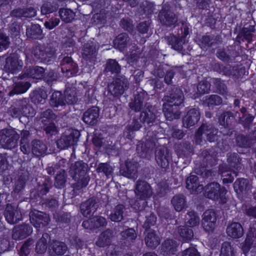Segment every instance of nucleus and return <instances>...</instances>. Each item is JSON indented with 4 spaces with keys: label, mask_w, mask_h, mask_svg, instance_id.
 <instances>
[{
    "label": "nucleus",
    "mask_w": 256,
    "mask_h": 256,
    "mask_svg": "<svg viewBox=\"0 0 256 256\" xmlns=\"http://www.w3.org/2000/svg\"><path fill=\"white\" fill-rule=\"evenodd\" d=\"M139 118L141 122L144 124H146L150 126V130L147 132L148 138L145 144H141L142 150L140 152L143 153L144 151L142 149L144 146L145 148L151 150L156 146L158 140L163 138L162 136L164 135V130L160 124H153L156 120V116L154 112L148 108L140 112Z\"/></svg>",
    "instance_id": "obj_1"
},
{
    "label": "nucleus",
    "mask_w": 256,
    "mask_h": 256,
    "mask_svg": "<svg viewBox=\"0 0 256 256\" xmlns=\"http://www.w3.org/2000/svg\"><path fill=\"white\" fill-rule=\"evenodd\" d=\"M166 101L162 105V111L167 120H172L180 118V108L184 106V95L180 88H173L170 96H164Z\"/></svg>",
    "instance_id": "obj_2"
},
{
    "label": "nucleus",
    "mask_w": 256,
    "mask_h": 256,
    "mask_svg": "<svg viewBox=\"0 0 256 256\" xmlns=\"http://www.w3.org/2000/svg\"><path fill=\"white\" fill-rule=\"evenodd\" d=\"M88 164L82 160H80L71 164L68 172L70 176L76 181V184L82 188H86L90 182V176L88 174Z\"/></svg>",
    "instance_id": "obj_3"
},
{
    "label": "nucleus",
    "mask_w": 256,
    "mask_h": 256,
    "mask_svg": "<svg viewBox=\"0 0 256 256\" xmlns=\"http://www.w3.org/2000/svg\"><path fill=\"white\" fill-rule=\"evenodd\" d=\"M226 193V188L216 182H210L204 188V195L206 198L218 202L221 204H225L228 202Z\"/></svg>",
    "instance_id": "obj_4"
},
{
    "label": "nucleus",
    "mask_w": 256,
    "mask_h": 256,
    "mask_svg": "<svg viewBox=\"0 0 256 256\" xmlns=\"http://www.w3.org/2000/svg\"><path fill=\"white\" fill-rule=\"evenodd\" d=\"M220 132L224 136H232L235 132L234 128V117L230 111L223 112L218 118Z\"/></svg>",
    "instance_id": "obj_5"
},
{
    "label": "nucleus",
    "mask_w": 256,
    "mask_h": 256,
    "mask_svg": "<svg viewBox=\"0 0 256 256\" xmlns=\"http://www.w3.org/2000/svg\"><path fill=\"white\" fill-rule=\"evenodd\" d=\"M204 134H206V139L210 142L220 141L221 136H224L220 133V130H218L212 125L203 123L196 132V144H198V140H202V136Z\"/></svg>",
    "instance_id": "obj_6"
},
{
    "label": "nucleus",
    "mask_w": 256,
    "mask_h": 256,
    "mask_svg": "<svg viewBox=\"0 0 256 256\" xmlns=\"http://www.w3.org/2000/svg\"><path fill=\"white\" fill-rule=\"evenodd\" d=\"M0 144L4 149H12L18 146L19 134L13 129L4 128L0 132Z\"/></svg>",
    "instance_id": "obj_7"
},
{
    "label": "nucleus",
    "mask_w": 256,
    "mask_h": 256,
    "mask_svg": "<svg viewBox=\"0 0 256 256\" xmlns=\"http://www.w3.org/2000/svg\"><path fill=\"white\" fill-rule=\"evenodd\" d=\"M155 158L158 166L166 170L168 168L172 157L168 148L162 146L157 148L155 152Z\"/></svg>",
    "instance_id": "obj_8"
},
{
    "label": "nucleus",
    "mask_w": 256,
    "mask_h": 256,
    "mask_svg": "<svg viewBox=\"0 0 256 256\" xmlns=\"http://www.w3.org/2000/svg\"><path fill=\"white\" fill-rule=\"evenodd\" d=\"M32 53L36 61L44 63H49L54 56V54L44 46L40 44L33 48Z\"/></svg>",
    "instance_id": "obj_9"
},
{
    "label": "nucleus",
    "mask_w": 256,
    "mask_h": 256,
    "mask_svg": "<svg viewBox=\"0 0 256 256\" xmlns=\"http://www.w3.org/2000/svg\"><path fill=\"white\" fill-rule=\"evenodd\" d=\"M61 70L69 77L76 76L78 72V64L71 56H64L60 62Z\"/></svg>",
    "instance_id": "obj_10"
},
{
    "label": "nucleus",
    "mask_w": 256,
    "mask_h": 256,
    "mask_svg": "<svg viewBox=\"0 0 256 256\" xmlns=\"http://www.w3.org/2000/svg\"><path fill=\"white\" fill-rule=\"evenodd\" d=\"M30 220L32 224L36 228L42 226H46L50 220L48 214L46 212H44L34 209L29 213Z\"/></svg>",
    "instance_id": "obj_11"
},
{
    "label": "nucleus",
    "mask_w": 256,
    "mask_h": 256,
    "mask_svg": "<svg viewBox=\"0 0 256 256\" xmlns=\"http://www.w3.org/2000/svg\"><path fill=\"white\" fill-rule=\"evenodd\" d=\"M134 192L138 199L144 200L151 195V186L146 182L138 180L136 182Z\"/></svg>",
    "instance_id": "obj_12"
},
{
    "label": "nucleus",
    "mask_w": 256,
    "mask_h": 256,
    "mask_svg": "<svg viewBox=\"0 0 256 256\" xmlns=\"http://www.w3.org/2000/svg\"><path fill=\"white\" fill-rule=\"evenodd\" d=\"M200 118V112L198 108H192L188 110L182 118L184 126L190 128L198 123Z\"/></svg>",
    "instance_id": "obj_13"
},
{
    "label": "nucleus",
    "mask_w": 256,
    "mask_h": 256,
    "mask_svg": "<svg viewBox=\"0 0 256 256\" xmlns=\"http://www.w3.org/2000/svg\"><path fill=\"white\" fill-rule=\"evenodd\" d=\"M22 66V62L20 61L17 55L11 54L6 60L4 68L10 73L14 74L20 72Z\"/></svg>",
    "instance_id": "obj_14"
},
{
    "label": "nucleus",
    "mask_w": 256,
    "mask_h": 256,
    "mask_svg": "<svg viewBox=\"0 0 256 256\" xmlns=\"http://www.w3.org/2000/svg\"><path fill=\"white\" fill-rule=\"evenodd\" d=\"M175 151L178 158H190L194 154L193 146L188 142H180L175 145Z\"/></svg>",
    "instance_id": "obj_15"
},
{
    "label": "nucleus",
    "mask_w": 256,
    "mask_h": 256,
    "mask_svg": "<svg viewBox=\"0 0 256 256\" xmlns=\"http://www.w3.org/2000/svg\"><path fill=\"white\" fill-rule=\"evenodd\" d=\"M79 135V133L76 132L75 133L72 132L68 135L62 136L57 142L58 148L64 149L76 144Z\"/></svg>",
    "instance_id": "obj_16"
},
{
    "label": "nucleus",
    "mask_w": 256,
    "mask_h": 256,
    "mask_svg": "<svg viewBox=\"0 0 256 256\" xmlns=\"http://www.w3.org/2000/svg\"><path fill=\"white\" fill-rule=\"evenodd\" d=\"M99 116V108L96 106H92L84 113L82 120L88 125L95 126L98 123Z\"/></svg>",
    "instance_id": "obj_17"
},
{
    "label": "nucleus",
    "mask_w": 256,
    "mask_h": 256,
    "mask_svg": "<svg viewBox=\"0 0 256 256\" xmlns=\"http://www.w3.org/2000/svg\"><path fill=\"white\" fill-rule=\"evenodd\" d=\"M158 18L162 24L168 26L174 25L176 22L175 14L168 7L162 6L159 12Z\"/></svg>",
    "instance_id": "obj_18"
},
{
    "label": "nucleus",
    "mask_w": 256,
    "mask_h": 256,
    "mask_svg": "<svg viewBox=\"0 0 256 256\" xmlns=\"http://www.w3.org/2000/svg\"><path fill=\"white\" fill-rule=\"evenodd\" d=\"M148 94L147 92L142 90L140 92H138L134 95V100L129 102L130 108L136 112H140L144 105V102L147 100Z\"/></svg>",
    "instance_id": "obj_19"
},
{
    "label": "nucleus",
    "mask_w": 256,
    "mask_h": 256,
    "mask_svg": "<svg viewBox=\"0 0 256 256\" xmlns=\"http://www.w3.org/2000/svg\"><path fill=\"white\" fill-rule=\"evenodd\" d=\"M222 42V38L219 36L206 34L199 40V45L201 48H210L214 46L218 45Z\"/></svg>",
    "instance_id": "obj_20"
},
{
    "label": "nucleus",
    "mask_w": 256,
    "mask_h": 256,
    "mask_svg": "<svg viewBox=\"0 0 256 256\" xmlns=\"http://www.w3.org/2000/svg\"><path fill=\"white\" fill-rule=\"evenodd\" d=\"M45 70L42 66H35L28 68L23 74L18 76V78L23 80L25 78L42 80L44 75Z\"/></svg>",
    "instance_id": "obj_21"
},
{
    "label": "nucleus",
    "mask_w": 256,
    "mask_h": 256,
    "mask_svg": "<svg viewBox=\"0 0 256 256\" xmlns=\"http://www.w3.org/2000/svg\"><path fill=\"white\" fill-rule=\"evenodd\" d=\"M32 232V228L28 224L18 225L14 228L12 238L14 240H22L30 235Z\"/></svg>",
    "instance_id": "obj_22"
},
{
    "label": "nucleus",
    "mask_w": 256,
    "mask_h": 256,
    "mask_svg": "<svg viewBox=\"0 0 256 256\" xmlns=\"http://www.w3.org/2000/svg\"><path fill=\"white\" fill-rule=\"evenodd\" d=\"M178 244L177 242L172 239L165 240L159 248V254L162 256L174 254L177 251Z\"/></svg>",
    "instance_id": "obj_23"
},
{
    "label": "nucleus",
    "mask_w": 256,
    "mask_h": 256,
    "mask_svg": "<svg viewBox=\"0 0 256 256\" xmlns=\"http://www.w3.org/2000/svg\"><path fill=\"white\" fill-rule=\"evenodd\" d=\"M49 250H52L51 254L53 256L64 255L68 250L67 245L64 242L53 240L49 244Z\"/></svg>",
    "instance_id": "obj_24"
},
{
    "label": "nucleus",
    "mask_w": 256,
    "mask_h": 256,
    "mask_svg": "<svg viewBox=\"0 0 256 256\" xmlns=\"http://www.w3.org/2000/svg\"><path fill=\"white\" fill-rule=\"evenodd\" d=\"M52 187V181L50 176L43 178L42 182H39L37 185V194L38 196L42 197L46 195Z\"/></svg>",
    "instance_id": "obj_25"
},
{
    "label": "nucleus",
    "mask_w": 256,
    "mask_h": 256,
    "mask_svg": "<svg viewBox=\"0 0 256 256\" xmlns=\"http://www.w3.org/2000/svg\"><path fill=\"white\" fill-rule=\"evenodd\" d=\"M113 232L109 228L102 232L98 236L96 242V245L100 248H104L109 246L112 242L113 237Z\"/></svg>",
    "instance_id": "obj_26"
},
{
    "label": "nucleus",
    "mask_w": 256,
    "mask_h": 256,
    "mask_svg": "<svg viewBox=\"0 0 256 256\" xmlns=\"http://www.w3.org/2000/svg\"><path fill=\"white\" fill-rule=\"evenodd\" d=\"M30 97L31 102L34 104H43L48 98L47 92L42 88H38L32 92Z\"/></svg>",
    "instance_id": "obj_27"
},
{
    "label": "nucleus",
    "mask_w": 256,
    "mask_h": 256,
    "mask_svg": "<svg viewBox=\"0 0 256 256\" xmlns=\"http://www.w3.org/2000/svg\"><path fill=\"white\" fill-rule=\"evenodd\" d=\"M46 144L42 140H34L31 142V150L36 156H40L44 155L47 151Z\"/></svg>",
    "instance_id": "obj_28"
},
{
    "label": "nucleus",
    "mask_w": 256,
    "mask_h": 256,
    "mask_svg": "<svg viewBox=\"0 0 256 256\" xmlns=\"http://www.w3.org/2000/svg\"><path fill=\"white\" fill-rule=\"evenodd\" d=\"M50 236L48 233H44L36 244L35 252L36 254H42L48 248V244H50Z\"/></svg>",
    "instance_id": "obj_29"
},
{
    "label": "nucleus",
    "mask_w": 256,
    "mask_h": 256,
    "mask_svg": "<svg viewBox=\"0 0 256 256\" xmlns=\"http://www.w3.org/2000/svg\"><path fill=\"white\" fill-rule=\"evenodd\" d=\"M228 235L234 238H238L244 234V230L242 225L238 222H232L226 228Z\"/></svg>",
    "instance_id": "obj_30"
},
{
    "label": "nucleus",
    "mask_w": 256,
    "mask_h": 256,
    "mask_svg": "<svg viewBox=\"0 0 256 256\" xmlns=\"http://www.w3.org/2000/svg\"><path fill=\"white\" fill-rule=\"evenodd\" d=\"M234 188L237 194H246L250 189L248 180L244 178L237 179L234 184Z\"/></svg>",
    "instance_id": "obj_31"
},
{
    "label": "nucleus",
    "mask_w": 256,
    "mask_h": 256,
    "mask_svg": "<svg viewBox=\"0 0 256 256\" xmlns=\"http://www.w3.org/2000/svg\"><path fill=\"white\" fill-rule=\"evenodd\" d=\"M4 216L8 222L14 224L22 219V214L20 209H6Z\"/></svg>",
    "instance_id": "obj_32"
},
{
    "label": "nucleus",
    "mask_w": 256,
    "mask_h": 256,
    "mask_svg": "<svg viewBox=\"0 0 256 256\" xmlns=\"http://www.w3.org/2000/svg\"><path fill=\"white\" fill-rule=\"evenodd\" d=\"M20 104L22 111V116L29 118H33L36 114L35 109L29 104L28 100L26 98L20 100Z\"/></svg>",
    "instance_id": "obj_33"
},
{
    "label": "nucleus",
    "mask_w": 256,
    "mask_h": 256,
    "mask_svg": "<svg viewBox=\"0 0 256 256\" xmlns=\"http://www.w3.org/2000/svg\"><path fill=\"white\" fill-rule=\"evenodd\" d=\"M124 82L120 78H116L110 86V92L114 97H119L124 91Z\"/></svg>",
    "instance_id": "obj_34"
},
{
    "label": "nucleus",
    "mask_w": 256,
    "mask_h": 256,
    "mask_svg": "<svg viewBox=\"0 0 256 256\" xmlns=\"http://www.w3.org/2000/svg\"><path fill=\"white\" fill-rule=\"evenodd\" d=\"M31 86V84L29 82L20 81L15 82L12 90L10 92V96L14 94H24L27 92Z\"/></svg>",
    "instance_id": "obj_35"
},
{
    "label": "nucleus",
    "mask_w": 256,
    "mask_h": 256,
    "mask_svg": "<svg viewBox=\"0 0 256 256\" xmlns=\"http://www.w3.org/2000/svg\"><path fill=\"white\" fill-rule=\"evenodd\" d=\"M144 242L148 247L154 249L160 244V238L154 230L150 231L146 235Z\"/></svg>",
    "instance_id": "obj_36"
},
{
    "label": "nucleus",
    "mask_w": 256,
    "mask_h": 256,
    "mask_svg": "<svg viewBox=\"0 0 256 256\" xmlns=\"http://www.w3.org/2000/svg\"><path fill=\"white\" fill-rule=\"evenodd\" d=\"M42 30L38 24H32L26 28V34L28 38L34 40H40L42 38Z\"/></svg>",
    "instance_id": "obj_37"
},
{
    "label": "nucleus",
    "mask_w": 256,
    "mask_h": 256,
    "mask_svg": "<svg viewBox=\"0 0 256 256\" xmlns=\"http://www.w3.org/2000/svg\"><path fill=\"white\" fill-rule=\"evenodd\" d=\"M212 68L213 71L219 74L230 77L232 75V66L230 65L224 66L220 62H216L212 64Z\"/></svg>",
    "instance_id": "obj_38"
},
{
    "label": "nucleus",
    "mask_w": 256,
    "mask_h": 256,
    "mask_svg": "<svg viewBox=\"0 0 256 256\" xmlns=\"http://www.w3.org/2000/svg\"><path fill=\"white\" fill-rule=\"evenodd\" d=\"M120 236H122L120 242L127 246L130 244V242L135 240L137 236L135 230L132 228H128L123 230L120 232Z\"/></svg>",
    "instance_id": "obj_39"
},
{
    "label": "nucleus",
    "mask_w": 256,
    "mask_h": 256,
    "mask_svg": "<svg viewBox=\"0 0 256 256\" xmlns=\"http://www.w3.org/2000/svg\"><path fill=\"white\" fill-rule=\"evenodd\" d=\"M64 94L60 91H54L52 92L50 100V104L52 107L58 108L65 106Z\"/></svg>",
    "instance_id": "obj_40"
},
{
    "label": "nucleus",
    "mask_w": 256,
    "mask_h": 256,
    "mask_svg": "<svg viewBox=\"0 0 256 256\" xmlns=\"http://www.w3.org/2000/svg\"><path fill=\"white\" fill-rule=\"evenodd\" d=\"M252 32L248 28H242L236 38V42L240 44H242L245 41L247 42L248 43H250L252 39Z\"/></svg>",
    "instance_id": "obj_41"
},
{
    "label": "nucleus",
    "mask_w": 256,
    "mask_h": 256,
    "mask_svg": "<svg viewBox=\"0 0 256 256\" xmlns=\"http://www.w3.org/2000/svg\"><path fill=\"white\" fill-rule=\"evenodd\" d=\"M104 70L112 74L118 75L120 72L121 66L116 60L109 59L106 63Z\"/></svg>",
    "instance_id": "obj_42"
},
{
    "label": "nucleus",
    "mask_w": 256,
    "mask_h": 256,
    "mask_svg": "<svg viewBox=\"0 0 256 256\" xmlns=\"http://www.w3.org/2000/svg\"><path fill=\"white\" fill-rule=\"evenodd\" d=\"M178 232L183 240L189 241L194 237L193 230L186 226H180L178 227Z\"/></svg>",
    "instance_id": "obj_43"
},
{
    "label": "nucleus",
    "mask_w": 256,
    "mask_h": 256,
    "mask_svg": "<svg viewBox=\"0 0 256 256\" xmlns=\"http://www.w3.org/2000/svg\"><path fill=\"white\" fill-rule=\"evenodd\" d=\"M59 15L62 22L70 23L72 22L76 16V14L70 9L62 8L59 10Z\"/></svg>",
    "instance_id": "obj_44"
},
{
    "label": "nucleus",
    "mask_w": 256,
    "mask_h": 256,
    "mask_svg": "<svg viewBox=\"0 0 256 256\" xmlns=\"http://www.w3.org/2000/svg\"><path fill=\"white\" fill-rule=\"evenodd\" d=\"M174 208H187L186 197L183 194H176L171 200Z\"/></svg>",
    "instance_id": "obj_45"
},
{
    "label": "nucleus",
    "mask_w": 256,
    "mask_h": 256,
    "mask_svg": "<svg viewBox=\"0 0 256 256\" xmlns=\"http://www.w3.org/2000/svg\"><path fill=\"white\" fill-rule=\"evenodd\" d=\"M227 157V162L230 166L236 170L240 168L242 159L237 153H228Z\"/></svg>",
    "instance_id": "obj_46"
},
{
    "label": "nucleus",
    "mask_w": 256,
    "mask_h": 256,
    "mask_svg": "<svg viewBox=\"0 0 256 256\" xmlns=\"http://www.w3.org/2000/svg\"><path fill=\"white\" fill-rule=\"evenodd\" d=\"M222 102V98L216 94H212L204 100V104L208 106L210 108H212L214 106H220Z\"/></svg>",
    "instance_id": "obj_47"
},
{
    "label": "nucleus",
    "mask_w": 256,
    "mask_h": 256,
    "mask_svg": "<svg viewBox=\"0 0 256 256\" xmlns=\"http://www.w3.org/2000/svg\"><path fill=\"white\" fill-rule=\"evenodd\" d=\"M54 218L56 222L68 223L70 222V215L60 209H56L53 214Z\"/></svg>",
    "instance_id": "obj_48"
},
{
    "label": "nucleus",
    "mask_w": 256,
    "mask_h": 256,
    "mask_svg": "<svg viewBox=\"0 0 256 256\" xmlns=\"http://www.w3.org/2000/svg\"><path fill=\"white\" fill-rule=\"evenodd\" d=\"M100 202V198L92 196L82 202L80 208H98Z\"/></svg>",
    "instance_id": "obj_49"
},
{
    "label": "nucleus",
    "mask_w": 256,
    "mask_h": 256,
    "mask_svg": "<svg viewBox=\"0 0 256 256\" xmlns=\"http://www.w3.org/2000/svg\"><path fill=\"white\" fill-rule=\"evenodd\" d=\"M186 223L190 227L198 226L200 223V218L194 210L188 212L186 215Z\"/></svg>",
    "instance_id": "obj_50"
},
{
    "label": "nucleus",
    "mask_w": 256,
    "mask_h": 256,
    "mask_svg": "<svg viewBox=\"0 0 256 256\" xmlns=\"http://www.w3.org/2000/svg\"><path fill=\"white\" fill-rule=\"evenodd\" d=\"M186 188L192 192H196L199 186L198 178L196 175H190L186 180Z\"/></svg>",
    "instance_id": "obj_51"
},
{
    "label": "nucleus",
    "mask_w": 256,
    "mask_h": 256,
    "mask_svg": "<svg viewBox=\"0 0 256 256\" xmlns=\"http://www.w3.org/2000/svg\"><path fill=\"white\" fill-rule=\"evenodd\" d=\"M211 84L207 79H204L200 82L197 86L198 93L200 96L208 94L210 91Z\"/></svg>",
    "instance_id": "obj_52"
},
{
    "label": "nucleus",
    "mask_w": 256,
    "mask_h": 256,
    "mask_svg": "<svg viewBox=\"0 0 256 256\" xmlns=\"http://www.w3.org/2000/svg\"><path fill=\"white\" fill-rule=\"evenodd\" d=\"M58 6L57 4L50 2H45L42 6L41 14L42 15H46L56 12L58 10Z\"/></svg>",
    "instance_id": "obj_53"
},
{
    "label": "nucleus",
    "mask_w": 256,
    "mask_h": 256,
    "mask_svg": "<svg viewBox=\"0 0 256 256\" xmlns=\"http://www.w3.org/2000/svg\"><path fill=\"white\" fill-rule=\"evenodd\" d=\"M56 118L55 114L50 109L46 110L41 114L42 122L44 126L46 125L48 123L54 122Z\"/></svg>",
    "instance_id": "obj_54"
},
{
    "label": "nucleus",
    "mask_w": 256,
    "mask_h": 256,
    "mask_svg": "<svg viewBox=\"0 0 256 256\" xmlns=\"http://www.w3.org/2000/svg\"><path fill=\"white\" fill-rule=\"evenodd\" d=\"M157 194L160 197L164 196L170 190L168 180H162L157 185Z\"/></svg>",
    "instance_id": "obj_55"
},
{
    "label": "nucleus",
    "mask_w": 256,
    "mask_h": 256,
    "mask_svg": "<svg viewBox=\"0 0 256 256\" xmlns=\"http://www.w3.org/2000/svg\"><path fill=\"white\" fill-rule=\"evenodd\" d=\"M138 164L132 160L126 161L124 172L127 176H131L137 172Z\"/></svg>",
    "instance_id": "obj_56"
},
{
    "label": "nucleus",
    "mask_w": 256,
    "mask_h": 256,
    "mask_svg": "<svg viewBox=\"0 0 256 256\" xmlns=\"http://www.w3.org/2000/svg\"><path fill=\"white\" fill-rule=\"evenodd\" d=\"M212 82L219 94H224L227 92V86L220 78H214Z\"/></svg>",
    "instance_id": "obj_57"
},
{
    "label": "nucleus",
    "mask_w": 256,
    "mask_h": 256,
    "mask_svg": "<svg viewBox=\"0 0 256 256\" xmlns=\"http://www.w3.org/2000/svg\"><path fill=\"white\" fill-rule=\"evenodd\" d=\"M212 150L210 149H205L202 150L199 155L200 158L202 160L205 166L208 167L209 166H212L210 162H209L212 158Z\"/></svg>",
    "instance_id": "obj_58"
},
{
    "label": "nucleus",
    "mask_w": 256,
    "mask_h": 256,
    "mask_svg": "<svg viewBox=\"0 0 256 256\" xmlns=\"http://www.w3.org/2000/svg\"><path fill=\"white\" fill-rule=\"evenodd\" d=\"M34 241L31 238L26 240L22 246L19 251L20 256H28L32 249Z\"/></svg>",
    "instance_id": "obj_59"
},
{
    "label": "nucleus",
    "mask_w": 256,
    "mask_h": 256,
    "mask_svg": "<svg viewBox=\"0 0 256 256\" xmlns=\"http://www.w3.org/2000/svg\"><path fill=\"white\" fill-rule=\"evenodd\" d=\"M20 104V102L19 100L16 102L14 106H11L8 110L9 114L13 118H20L22 116V111L21 107L19 106Z\"/></svg>",
    "instance_id": "obj_60"
},
{
    "label": "nucleus",
    "mask_w": 256,
    "mask_h": 256,
    "mask_svg": "<svg viewBox=\"0 0 256 256\" xmlns=\"http://www.w3.org/2000/svg\"><path fill=\"white\" fill-rule=\"evenodd\" d=\"M220 256H234V248L229 242H225L222 244Z\"/></svg>",
    "instance_id": "obj_61"
},
{
    "label": "nucleus",
    "mask_w": 256,
    "mask_h": 256,
    "mask_svg": "<svg viewBox=\"0 0 256 256\" xmlns=\"http://www.w3.org/2000/svg\"><path fill=\"white\" fill-rule=\"evenodd\" d=\"M76 44L75 41L72 38H68L62 44L65 53L67 54H72L74 52V48Z\"/></svg>",
    "instance_id": "obj_62"
},
{
    "label": "nucleus",
    "mask_w": 256,
    "mask_h": 256,
    "mask_svg": "<svg viewBox=\"0 0 256 256\" xmlns=\"http://www.w3.org/2000/svg\"><path fill=\"white\" fill-rule=\"evenodd\" d=\"M128 40V36L125 33H122L115 40L114 44H117L118 48L124 49L126 46Z\"/></svg>",
    "instance_id": "obj_63"
},
{
    "label": "nucleus",
    "mask_w": 256,
    "mask_h": 256,
    "mask_svg": "<svg viewBox=\"0 0 256 256\" xmlns=\"http://www.w3.org/2000/svg\"><path fill=\"white\" fill-rule=\"evenodd\" d=\"M236 145L240 148H246L249 147L250 144L248 138L242 134H238L236 136Z\"/></svg>",
    "instance_id": "obj_64"
}]
</instances>
